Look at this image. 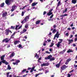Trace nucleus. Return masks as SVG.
<instances>
[{"mask_svg":"<svg viewBox=\"0 0 77 77\" xmlns=\"http://www.w3.org/2000/svg\"><path fill=\"white\" fill-rule=\"evenodd\" d=\"M25 13H26V11H24H24H22V13L21 16H24V15Z\"/></svg>","mask_w":77,"mask_h":77,"instance_id":"c85d7f7f","label":"nucleus"},{"mask_svg":"<svg viewBox=\"0 0 77 77\" xmlns=\"http://www.w3.org/2000/svg\"><path fill=\"white\" fill-rule=\"evenodd\" d=\"M35 68V66H34L33 67H32L31 69L32 70H34V69Z\"/></svg>","mask_w":77,"mask_h":77,"instance_id":"13d9d810","label":"nucleus"},{"mask_svg":"<svg viewBox=\"0 0 77 77\" xmlns=\"http://www.w3.org/2000/svg\"><path fill=\"white\" fill-rule=\"evenodd\" d=\"M45 53H47V54H50V52L48 51H46Z\"/></svg>","mask_w":77,"mask_h":77,"instance_id":"37998d69","label":"nucleus"},{"mask_svg":"<svg viewBox=\"0 0 77 77\" xmlns=\"http://www.w3.org/2000/svg\"><path fill=\"white\" fill-rule=\"evenodd\" d=\"M2 61H1L2 63H5L6 65H8L9 64V63L6 61V60H2Z\"/></svg>","mask_w":77,"mask_h":77,"instance_id":"6e6552de","label":"nucleus"},{"mask_svg":"<svg viewBox=\"0 0 77 77\" xmlns=\"http://www.w3.org/2000/svg\"><path fill=\"white\" fill-rule=\"evenodd\" d=\"M10 30H9V28H8V29H6L5 30V31L7 35H9V33Z\"/></svg>","mask_w":77,"mask_h":77,"instance_id":"9d476101","label":"nucleus"},{"mask_svg":"<svg viewBox=\"0 0 77 77\" xmlns=\"http://www.w3.org/2000/svg\"><path fill=\"white\" fill-rule=\"evenodd\" d=\"M72 2L73 4H75L77 3V1L76 0H72Z\"/></svg>","mask_w":77,"mask_h":77,"instance_id":"f3484780","label":"nucleus"},{"mask_svg":"<svg viewBox=\"0 0 77 77\" xmlns=\"http://www.w3.org/2000/svg\"><path fill=\"white\" fill-rule=\"evenodd\" d=\"M66 51V50L64 49L63 50V51H61V53L62 54H63V53H65V52Z\"/></svg>","mask_w":77,"mask_h":77,"instance_id":"473e14b6","label":"nucleus"},{"mask_svg":"<svg viewBox=\"0 0 77 77\" xmlns=\"http://www.w3.org/2000/svg\"><path fill=\"white\" fill-rule=\"evenodd\" d=\"M32 2H33V0H29V3H32Z\"/></svg>","mask_w":77,"mask_h":77,"instance_id":"79ce46f5","label":"nucleus"},{"mask_svg":"<svg viewBox=\"0 0 77 77\" xmlns=\"http://www.w3.org/2000/svg\"><path fill=\"white\" fill-rule=\"evenodd\" d=\"M56 27H57V26L55 24L54 25V26H53L54 29H56Z\"/></svg>","mask_w":77,"mask_h":77,"instance_id":"c9c22d12","label":"nucleus"},{"mask_svg":"<svg viewBox=\"0 0 77 77\" xmlns=\"http://www.w3.org/2000/svg\"><path fill=\"white\" fill-rule=\"evenodd\" d=\"M39 75V73L38 74H36L35 77H38V75Z\"/></svg>","mask_w":77,"mask_h":77,"instance_id":"5fc2aeb1","label":"nucleus"},{"mask_svg":"<svg viewBox=\"0 0 77 77\" xmlns=\"http://www.w3.org/2000/svg\"><path fill=\"white\" fill-rule=\"evenodd\" d=\"M17 8V6L15 5H13L12 6V8L11 9V12H13L15 9V8Z\"/></svg>","mask_w":77,"mask_h":77,"instance_id":"0eeeda50","label":"nucleus"},{"mask_svg":"<svg viewBox=\"0 0 77 77\" xmlns=\"http://www.w3.org/2000/svg\"><path fill=\"white\" fill-rule=\"evenodd\" d=\"M30 15H29L28 16H26V17H25L24 19L21 22L22 24H23L24 23H26L27 20H29V18Z\"/></svg>","mask_w":77,"mask_h":77,"instance_id":"f03ea898","label":"nucleus"},{"mask_svg":"<svg viewBox=\"0 0 77 77\" xmlns=\"http://www.w3.org/2000/svg\"><path fill=\"white\" fill-rule=\"evenodd\" d=\"M37 4H38V2L33 3L32 4V6H36Z\"/></svg>","mask_w":77,"mask_h":77,"instance_id":"dca6fc26","label":"nucleus"},{"mask_svg":"<svg viewBox=\"0 0 77 77\" xmlns=\"http://www.w3.org/2000/svg\"><path fill=\"white\" fill-rule=\"evenodd\" d=\"M26 71H27V69H25L22 70L21 72H22V73H23L24 72H26Z\"/></svg>","mask_w":77,"mask_h":77,"instance_id":"2f4dec72","label":"nucleus"},{"mask_svg":"<svg viewBox=\"0 0 77 77\" xmlns=\"http://www.w3.org/2000/svg\"><path fill=\"white\" fill-rule=\"evenodd\" d=\"M47 41H48L49 42H51V40H50V39H48L47 40Z\"/></svg>","mask_w":77,"mask_h":77,"instance_id":"6e6d98bb","label":"nucleus"},{"mask_svg":"<svg viewBox=\"0 0 77 77\" xmlns=\"http://www.w3.org/2000/svg\"><path fill=\"white\" fill-rule=\"evenodd\" d=\"M67 15H68L66 14H64L63 15H60V17H65V16H67Z\"/></svg>","mask_w":77,"mask_h":77,"instance_id":"bb28decb","label":"nucleus"},{"mask_svg":"<svg viewBox=\"0 0 77 77\" xmlns=\"http://www.w3.org/2000/svg\"><path fill=\"white\" fill-rule=\"evenodd\" d=\"M77 41V37L75 38V40H74L75 42L76 41Z\"/></svg>","mask_w":77,"mask_h":77,"instance_id":"de8ad7c7","label":"nucleus"},{"mask_svg":"<svg viewBox=\"0 0 77 77\" xmlns=\"http://www.w3.org/2000/svg\"><path fill=\"white\" fill-rule=\"evenodd\" d=\"M41 59H42V57H40L38 58V62H39V60H41Z\"/></svg>","mask_w":77,"mask_h":77,"instance_id":"49530a36","label":"nucleus"},{"mask_svg":"<svg viewBox=\"0 0 77 77\" xmlns=\"http://www.w3.org/2000/svg\"><path fill=\"white\" fill-rule=\"evenodd\" d=\"M14 60H15L14 59H12V60H11V62L14 61Z\"/></svg>","mask_w":77,"mask_h":77,"instance_id":"774afa93","label":"nucleus"},{"mask_svg":"<svg viewBox=\"0 0 77 77\" xmlns=\"http://www.w3.org/2000/svg\"><path fill=\"white\" fill-rule=\"evenodd\" d=\"M69 42L68 44H70L72 42H73V40L72 39L71 40L70 39L69 40Z\"/></svg>","mask_w":77,"mask_h":77,"instance_id":"a211bd4d","label":"nucleus"},{"mask_svg":"<svg viewBox=\"0 0 77 77\" xmlns=\"http://www.w3.org/2000/svg\"><path fill=\"white\" fill-rule=\"evenodd\" d=\"M59 35H55V36H56V37H57V38H58L59 37Z\"/></svg>","mask_w":77,"mask_h":77,"instance_id":"58836bf2","label":"nucleus"},{"mask_svg":"<svg viewBox=\"0 0 77 77\" xmlns=\"http://www.w3.org/2000/svg\"><path fill=\"white\" fill-rule=\"evenodd\" d=\"M52 50H53V49L50 48V49H49V51H51V52L52 51Z\"/></svg>","mask_w":77,"mask_h":77,"instance_id":"69168bd1","label":"nucleus"},{"mask_svg":"<svg viewBox=\"0 0 77 77\" xmlns=\"http://www.w3.org/2000/svg\"><path fill=\"white\" fill-rule=\"evenodd\" d=\"M27 5H26L24 6L22 8V9H25V8L27 7Z\"/></svg>","mask_w":77,"mask_h":77,"instance_id":"4c0bfd02","label":"nucleus"},{"mask_svg":"<svg viewBox=\"0 0 77 77\" xmlns=\"http://www.w3.org/2000/svg\"><path fill=\"white\" fill-rule=\"evenodd\" d=\"M53 10V9L52 8L50 10H49V12L47 14V15L48 16H50L51 15H52V14H53V12H52Z\"/></svg>","mask_w":77,"mask_h":77,"instance_id":"20e7f679","label":"nucleus"},{"mask_svg":"<svg viewBox=\"0 0 77 77\" xmlns=\"http://www.w3.org/2000/svg\"><path fill=\"white\" fill-rule=\"evenodd\" d=\"M73 26H74V25H73V23H72L71 25H70L71 27H73Z\"/></svg>","mask_w":77,"mask_h":77,"instance_id":"e2e57ef3","label":"nucleus"},{"mask_svg":"<svg viewBox=\"0 0 77 77\" xmlns=\"http://www.w3.org/2000/svg\"><path fill=\"white\" fill-rule=\"evenodd\" d=\"M5 2L7 6H9L11 4V2L9 0H6Z\"/></svg>","mask_w":77,"mask_h":77,"instance_id":"423d86ee","label":"nucleus"},{"mask_svg":"<svg viewBox=\"0 0 77 77\" xmlns=\"http://www.w3.org/2000/svg\"><path fill=\"white\" fill-rule=\"evenodd\" d=\"M20 42V41H18V40L15 41V42H14V45H17V44H19Z\"/></svg>","mask_w":77,"mask_h":77,"instance_id":"f8f14e48","label":"nucleus"},{"mask_svg":"<svg viewBox=\"0 0 77 77\" xmlns=\"http://www.w3.org/2000/svg\"><path fill=\"white\" fill-rule=\"evenodd\" d=\"M71 52H73V51L71 50L70 49H69V50L67 51V53H70Z\"/></svg>","mask_w":77,"mask_h":77,"instance_id":"5701e85b","label":"nucleus"},{"mask_svg":"<svg viewBox=\"0 0 77 77\" xmlns=\"http://www.w3.org/2000/svg\"><path fill=\"white\" fill-rule=\"evenodd\" d=\"M36 57V59H38L39 57V55H38V54H35V55L34 57Z\"/></svg>","mask_w":77,"mask_h":77,"instance_id":"4be33fe9","label":"nucleus"},{"mask_svg":"<svg viewBox=\"0 0 77 77\" xmlns=\"http://www.w3.org/2000/svg\"><path fill=\"white\" fill-rule=\"evenodd\" d=\"M17 33V32H15L13 34H12L10 37V39H13V38H14V37H13V36H14V35H15V33Z\"/></svg>","mask_w":77,"mask_h":77,"instance_id":"9b49d317","label":"nucleus"},{"mask_svg":"<svg viewBox=\"0 0 77 77\" xmlns=\"http://www.w3.org/2000/svg\"><path fill=\"white\" fill-rule=\"evenodd\" d=\"M53 16H54V14H52L51 15L50 17V18H52L53 17Z\"/></svg>","mask_w":77,"mask_h":77,"instance_id":"e433bc0d","label":"nucleus"},{"mask_svg":"<svg viewBox=\"0 0 77 77\" xmlns=\"http://www.w3.org/2000/svg\"><path fill=\"white\" fill-rule=\"evenodd\" d=\"M10 73L9 72H8L7 73V75L8 76H9V74Z\"/></svg>","mask_w":77,"mask_h":77,"instance_id":"680f3d73","label":"nucleus"},{"mask_svg":"<svg viewBox=\"0 0 77 77\" xmlns=\"http://www.w3.org/2000/svg\"><path fill=\"white\" fill-rule=\"evenodd\" d=\"M8 69H9V70H10V69H12L11 67V66H10V65H9V64L8 65Z\"/></svg>","mask_w":77,"mask_h":77,"instance_id":"393cba45","label":"nucleus"},{"mask_svg":"<svg viewBox=\"0 0 77 77\" xmlns=\"http://www.w3.org/2000/svg\"><path fill=\"white\" fill-rule=\"evenodd\" d=\"M7 14H8V13L7 12H5V13H2V17L4 18L7 15Z\"/></svg>","mask_w":77,"mask_h":77,"instance_id":"1a4fd4ad","label":"nucleus"},{"mask_svg":"<svg viewBox=\"0 0 77 77\" xmlns=\"http://www.w3.org/2000/svg\"><path fill=\"white\" fill-rule=\"evenodd\" d=\"M22 46V45H21L20 44L19 45L18 47H19V48H21V47Z\"/></svg>","mask_w":77,"mask_h":77,"instance_id":"a18cd8bd","label":"nucleus"},{"mask_svg":"<svg viewBox=\"0 0 77 77\" xmlns=\"http://www.w3.org/2000/svg\"><path fill=\"white\" fill-rule=\"evenodd\" d=\"M61 62H62V60H61L60 61V62H59V63H58V64H59V65H60V64L61 63Z\"/></svg>","mask_w":77,"mask_h":77,"instance_id":"0e129e2a","label":"nucleus"},{"mask_svg":"<svg viewBox=\"0 0 77 77\" xmlns=\"http://www.w3.org/2000/svg\"><path fill=\"white\" fill-rule=\"evenodd\" d=\"M21 27H22V26H20L18 28V29L19 30V29H21Z\"/></svg>","mask_w":77,"mask_h":77,"instance_id":"052dcab7","label":"nucleus"},{"mask_svg":"<svg viewBox=\"0 0 77 77\" xmlns=\"http://www.w3.org/2000/svg\"><path fill=\"white\" fill-rule=\"evenodd\" d=\"M27 75V74H26V75H23V77H26V76Z\"/></svg>","mask_w":77,"mask_h":77,"instance_id":"09e8293b","label":"nucleus"},{"mask_svg":"<svg viewBox=\"0 0 77 77\" xmlns=\"http://www.w3.org/2000/svg\"><path fill=\"white\" fill-rule=\"evenodd\" d=\"M4 5H5V3L3 2L0 5V6H1V8H3V7H4Z\"/></svg>","mask_w":77,"mask_h":77,"instance_id":"6ab92c4d","label":"nucleus"},{"mask_svg":"<svg viewBox=\"0 0 77 77\" xmlns=\"http://www.w3.org/2000/svg\"><path fill=\"white\" fill-rule=\"evenodd\" d=\"M56 32H57L56 29V28H55L53 30L52 33H55Z\"/></svg>","mask_w":77,"mask_h":77,"instance_id":"cd10ccee","label":"nucleus"},{"mask_svg":"<svg viewBox=\"0 0 77 77\" xmlns=\"http://www.w3.org/2000/svg\"><path fill=\"white\" fill-rule=\"evenodd\" d=\"M60 5V1H59L57 4V6H59Z\"/></svg>","mask_w":77,"mask_h":77,"instance_id":"72a5a7b5","label":"nucleus"},{"mask_svg":"<svg viewBox=\"0 0 77 77\" xmlns=\"http://www.w3.org/2000/svg\"><path fill=\"white\" fill-rule=\"evenodd\" d=\"M60 35V34L59 33V31H57L56 34L55 35Z\"/></svg>","mask_w":77,"mask_h":77,"instance_id":"a19ab883","label":"nucleus"},{"mask_svg":"<svg viewBox=\"0 0 77 77\" xmlns=\"http://www.w3.org/2000/svg\"><path fill=\"white\" fill-rule=\"evenodd\" d=\"M60 65L59 64L57 63V64H56V66L57 68H59V67H60Z\"/></svg>","mask_w":77,"mask_h":77,"instance_id":"b1692460","label":"nucleus"},{"mask_svg":"<svg viewBox=\"0 0 77 77\" xmlns=\"http://www.w3.org/2000/svg\"><path fill=\"white\" fill-rule=\"evenodd\" d=\"M72 37H73V35H71L69 38H72Z\"/></svg>","mask_w":77,"mask_h":77,"instance_id":"bf43d9fd","label":"nucleus"},{"mask_svg":"<svg viewBox=\"0 0 77 77\" xmlns=\"http://www.w3.org/2000/svg\"><path fill=\"white\" fill-rule=\"evenodd\" d=\"M62 42H59L57 44V46L58 48H59L60 47V43H61Z\"/></svg>","mask_w":77,"mask_h":77,"instance_id":"4468645a","label":"nucleus"},{"mask_svg":"<svg viewBox=\"0 0 77 77\" xmlns=\"http://www.w3.org/2000/svg\"><path fill=\"white\" fill-rule=\"evenodd\" d=\"M26 31H27V29H24L23 30V33H25V32H26Z\"/></svg>","mask_w":77,"mask_h":77,"instance_id":"ea45409f","label":"nucleus"},{"mask_svg":"<svg viewBox=\"0 0 77 77\" xmlns=\"http://www.w3.org/2000/svg\"><path fill=\"white\" fill-rule=\"evenodd\" d=\"M40 21L39 20L37 21L36 22V24H39V23H40Z\"/></svg>","mask_w":77,"mask_h":77,"instance_id":"c756f323","label":"nucleus"},{"mask_svg":"<svg viewBox=\"0 0 77 77\" xmlns=\"http://www.w3.org/2000/svg\"><path fill=\"white\" fill-rule=\"evenodd\" d=\"M46 13H47V12L46 11H44L43 13V15H44L45 14H46Z\"/></svg>","mask_w":77,"mask_h":77,"instance_id":"864d4df0","label":"nucleus"},{"mask_svg":"<svg viewBox=\"0 0 77 77\" xmlns=\"http://www.w3.org/2000/svg\"><path fill=\"white\" fill-rule=\"evenodd\" d=\"M19 26V25H16V27L15 26V29H18V27Z\"/></svg>","mask_w":77,"mask_h":77,"instance_id":"c03bdc74","label":"nucleus"},{"mask_svg":"<svg viewBox=\"0 0 77 77\" xmlns=\"http://www.w3.org/2000/svg\"><path fill=\"white\" fill-rule=\"evenodd\" d=\"M28 26H29V25L28 24H26V25H25V27L26 29H27L28 27Z\"/></svg>","mask_w":77,"mask_h":77,"instance_id":"f704fd0d","label":"nucleus"},{"mask_svg":"<svg viewBox=\"0 0 77 77\" xmlns=\"http://www.w3.org/2000/svg\"><path fill=\"white\" fill-rule=\"evenodd\" d=\"M67 30H71V28H68L67 29Z\"/></svg>","mask_w":77,"mask_h":77,"instance_id":"338daca9","label":"nucleus"},{"mask_svg":"<svg viewBox=\"0 0 77 77\" xmlns=\"http://www.w3.org/2000/svg\"><path fill=\"white\" fill-rule=\"evenodd\" d=\"M71 77V75L70 74L68 73V77Z\"/></svg>","mask_w":77,"mask_h":77,"instance_id":"603ef678","label":"nucleus"},{"mask_svg":"<svg viewBox=\"0 0 77 77\" xmlns=\"http://www.w3.org/2000/svg\"><path fill=\"white\" fill-rule=\"evenodd\" d=\"M68 66H66V65H64L60 67V69L61 70L63 71L65 70V69L66 68H68Z\"/></svg>","mask_w":77,"mask_h":77,"instance_id":"7ed1b4c3","label":"nucleus"},{"mask_svg":"<svg viewBox=\"0 0 77 77\" xmlns=\"http://www.w3.org/2000/svg\"><path fill=\"white\" fill-rule=\"evenodd\" d=\"M5 55H2L1 57V60H4V57H5Z\"/></svg>","mask_w":77,"mask_h":77,"instance_id":"aec40b11","label":"nucleus"},{"mask_svg":"<svg viewBox=\"0 0 77 77\" xmlns=\"http://www.w3.org/2000/svg\"><path fill=\"white\" fill-rule=\"evenodd\" d=\"M16 62L18 63L19 62H20V60H17V61H16Z\"/></svg>","mask_w":77,"mask_h":77,"instance_id":"8fccbe9b","label":"nucleus"},{"mask_svg":"<svg viewBox=\"0 0 77 77\" xmlns=\"http://www.w3.org/2000/svg\"><path fill=\"white\" fill-rule=\"evenodd\" d=\"M48 63H44L41 65V66H48Z\"/></svg>","mask_w":77,"mask_h":77,"instance_id":"ddd939ff","label":"nucleus"},{"mask_svg":"<svg viewBox=\"0 0 77 77\" xmlns=\"http://www.w3.org/2000/svg\"><path fill=\"white\" fill-rule=\"evenodd\" d=\"M71 58H69L67 60L66 62H68V63H69V61H71Z\"/></svg>","mask_w":77,"mask_h":77,"instance_id":"a878e982","label":"nucleus"},{"mask_svg":"<svg viewBox=\"0 0 77 77\" xmlns=\"http://www.w3.org/2000/svg\"><path fill=\"white\" fill-rule=\"evenodd\" d=\"M49 72V71L48 70H45V74H46V73H47V72Z\"/></svg>","mask_w":77,"mask_h":77,"instance_id":"4d7b16f0","label":"nucleus"},{"mask_svg":"<svg viewBox=\"0 0 77 77\" xmlns=\"http://www.w3.org/2000/svg\"><path fill=\"white\" fill-rule=\"evenodd\" d=\"M51 57H52V55H50L47 57H45V60H47V59H50V61H52V60H55V58H54V57H53L51 58Z\"/></svg>","mask_w":77,"mask_h":77,"instance_id":"f257e3e1","label":"nucleus"},{"mask_svg":"<svg viewBox=\"0 0 77 77\" xmlns=\"http://www.w3.org/2000/svg\"><path fill=\"white\" fill-rule=\"evenodd\" d=\"M14 56V53L13 52L11 54H10L9 56V57L11 58V57H13Z\"/></svg>","mask_w":77,"mask_h":77,"instance_id":"2eb2a0df","label":"nucleus"},{"mask_svg":"<svg viewBox=\"0 0 77 77\" xmlns=\"http://www.w3.org/2000/svg\"><path fill=\"white\" fill-rule=\"evenodd\" d=\"M10 29H13V30H14L15 29V26H11V27L10 28Z\"/></svg>","mask_w":77,"mask_h":77,"instance_id":"412c9836","label":"nucleus"},{"mask_svg":"<svg viewBox=\"0 0 77 77\" xmlns=\"http://www.w3.org/2000/svg\"><path fill=\"white\" fill-rule=\"evenodd\" d=\"M54 43H51V45H50V47H52L53 45H54Z\"/></svg>","mask_w":77,"mask_h":77,"instance_id":"7c9ffc66","label":"nucleus"},{"mask_svg":"<svg viewBox=\"0 0 77 77\" xmlns=\"http://www.w3.org/2000/svg\"><path fill=\"white\" fill-rule=\"evenodd\" d=\"M72 45L73 47H76V45H75V44L73 43V44Z\"/></svg>","mask_w":77,"mask_h":77,"instance_id":"3c124183","label":"nucleus"},{"mask_svg":"<svg viewBox=\"0 0 77 77\" xmlns=\"http://www.w3.org/2000/svg\"><path fill=\"white\" fill-rule=\"evenodd\" d=\"M11 38H9L8 40V38H6L2 40V42H5V43H7V42H9V41L11 40Z\"/></svg>","mask_w":77,"mask_h":77,"instance_id":"39448f33","label":"nucleus"}]
</instances>
